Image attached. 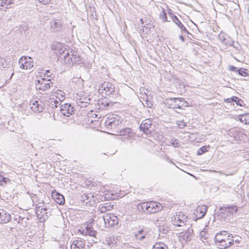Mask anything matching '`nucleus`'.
Segmentation results:
<instances>
[{
    "label": "nucleus",
    "instance_id": "obj_14",
    "mask_svg": "<svg viewBox=\"0 0 249 249\" xmlns=\"http://www.w3.org/2000/svg\"><path fill=\"white\" fill-rule=\"evenodd\" d=\"M52 196L54 200L59 205H63L65 203L64 196L56 190H53L52 193Z\"/></svg>",
    "mask_w": 249,
    "mask_h": 249
},
{
    "label": "nucleus",
    "instance_id": "obj_23",
    "mask_svg": "<svg viewBox=\"0 0 249 249\" xmlns=\"http://www.w3.org/2000/svg\"><path fill=\"white\" fill-rule=\"evenodd\" d=\"M174 21L173 22L178 26V27L180 29L181 32L182 34H184L185 35L186 34L188 35H190L192 36V34L189 32V31L187 30L186 27L182 24L180 20L178 18H174Z\"/></svg>",
    "mask_w": 249,
    "mask_h": 249
},
{
    "label": "nucleus",
    "instance_id": "obj_58",
    "mask_svg": "<svg viewBox=\"0 0 249 249\" xmlns=\"http://www.w3.org/2000/svg\"><path fill=\"white\" fill-rule=\"evenodd\" d=\"M87 196H88L87 195H86V196H85V198H86L88 199V197H87Z\"/></svg>",
    "mask_w": 249,
    "mask_h": 249
},
{
    "label": "nucleus",
    "instance_id": "obj_36",
    "mask_svg": "<svg viewBox=\"0 0 249 249\" xmlns=\"http://www.w3.org/2000/svg\"><path fill=\"white\" fill-rule=\"evenodd\" d=\"M167 11H168V14L169 17L171 18V19H172V20L173 21L175 20H174L175 18H178V17L173 13V11L171 9L168 8Z\"/></svg>",
    "mask_w": 249,
    "mask_h": 249
},
{
    "label": "nucleus",
    "instance_id": "obj_4",
    "mask_svg": "<svg viewBox=\"0 0 249 249\" xmlns=\"http://www.w3.org/2000/svg\"><path fill=\"white\" fill-rule=\"evenodd\" d=\"M122 122L119 117H118V119L113 117H109L105 121V125L108 129H116L122 124Z\"/></svg>",
    "mask_w": 249,
    "mask_h": 249
},
{
    "label": "nucleus",
    "instance_id": "obj_6",
    "mask_svg": "<svg viewBox=\"0 0 249 249\" xmlns=\"http://www.w3.org/2000/svg\"><path fill=\"white\" fill-rule=\"evenodd\" d=\"M103 219L106 227L110 228L118 223V218L113 214H107L103 216Z\"/></svg>",
    "mask_w": 249,
    "mask_h": 249
},
{
    "label": "nucleus",
    "instance_id": "obj_30",
    "mask_svg": "<svg viewBox=\"0 0 249 249\" xmlns=\"http://www.w3.org/2000/svg\"><path fill=\"white\" fill-rule=\"evenodd\" d=\"M159 18L160 20L162 21L163 22L169 21V20H167V15L164 9H163L162 11L160 13L159 15Z\"/></svg>",
    "mask_w": 249,
    "mask_h": 249
},
{
    "label": "nucleus",
    "instance_id": "obj_7",
    "mask_svg": "<svg viewBox=\"0 0 249 249\" xmlns=\"http://www.w3.org/2000/svg\"><path fill=\"white\" fill-rule=\"evenodd\" d=\"M172 221L174 225L181 227L186 224L188 222V217L182 213H179L174 216Z\"/></svg>",
    "mask_w": 249,
    "mask_h": 249
},
{
    "label": "nucleus",
    "instance_id": "obj_60",
    "mask_svg": "<svg viewBox=\"0 0 249 249\" xmlns=\"http://www.w3.org/2000/svg\"><path fill=\"white\" fill-rule=\"evenodd\" d=\"M247 118H249V116H248V115H247Z\"/></svg>",
    "mask_w": 249,
    "mask_h": 249
},
{
    "label": "nucleus",
    "instance_id": "obj_57",
    "mask_svg": "<svg viewBox=\"0 0 249 249\" xmlns=\"http://www.w3.org/2000/svg\"><path fill=\"white\" fill-rule=\"evenodd\" d=\"M94 116H95V117H97V114H95V113H94Z\"/></svg>",
    "mask_w": 249,
    "mask_h": 249
},
{
    "label": "nucleus",
    "instance_id": "obj_21",
    "mask_svg": "<svg viewBox=\"0 0 249 249\" xmlns=\"http://www.w3.org/2000/svg\"><path fill=\"white\" fill-rule=\"evenodd\" d=\"M11 220L10 214L3 210H0V223H7Z\"/></svg>",
    "mask_w": 249,
    "mask_h": 249
},
{
    "label": "nucleus",
    "instance_id": "obj_55",
    "mask_svg": "<svg viewBox=\"0 0 249 249\" xmlns=\"http://www.w3.org/2000/svg\"><path fill=\"white\" fill-rule=\"evenodd\" d=\"M141 22H142V24H143V20H142V19H141Z\"/></svg>",
    "mask_w": 249,
    "mask_h": 249
},
{
    "label": "nucleus",
    "instance_id": "obj_44",
    "mask_svg": "<svg viewBox=\"0 0 249 249\" xmlns=\"http://www.w3.org/2000/svg\"><path fill=\"white\" fill-rule=\"evenodd\" d=\"M229 70L231 71H238L237 68L234 66H229Z\"/></svg>",
    "mask_w": 249,
    "mask_h": 249
},
{
    "label": "nucleus",
    "instance_id": "obj_11",
    "mask_svg": "<svg viewBox=\"0 0 249 249\" xmlns=\"http://www.w3.org/2000/svg\"><path fill=\"white\" fill-rule=\"evenodd\" d=\"M31 106V109L35 112H42L45 109V104L41 100H36Z\"/></svg>",
    "mask_w": 249,
    "mask_h": 249
},
{
    "label": "nucleus",
    "instance_id": "obj_27",
    "mask_svg": "<svg viewBox=\"0 0 249 249\" xmlns=\"http://www.w3.org/2000/svg\"><path fill=\"white\" fill-rule=\"evenodd\" d=\"M225 102L227 103L235 102L237 105L242 107L243 106L244 101L240 98L236 96H232L231 98L225 99Z\"/></svg>",
    "mask_w": 249,
    "mask_h": 249
},
{
    "label": "nucleus",
    "instance_id": "obj_42",
    "mask_svg": "<svg viewBox=\"0 0 249 249\" xmlns=\"http://www.w3.org/2000/svg\"><path fill=\"white\" fill-rule=\"evenodd\" d=\"M233 238H235V239H233V243L235 242L237 244L239 243L242 239L241 237L238 236L233 237Z\"/></svg>",
    "mask_w": 249,
    "mask_h": 249
},
{
    "label": "nucleus",
    "instance_id": "obj_26",
    "mask_svg": "<svg viewBox=\"0 0 249 249\" xmlns=\"http://www.w3.org/2000/svg\"><path fill=\"white\" fill-rule=\"evenodd\" d=\"M119 135L122 136H127L128 137H132L134 135L133 130L130 127H126L121 129L119 131Z\"/></svg>",
    "mask_w": 249,
    "mask_h": 249
},
{
    "label": "nucleus",
    "instance_id": "obj_5",
    "mask_svg": "<svg viewBox=\"0 0 249 249\" xmlns=\"http://www.w3.org/2000/svg\"><path fill=\"white\" fill-rule=\"evenodd\" d=\"M36 89L39 90L46 91L50 89L51 84H53L50 79L37 80L36 82Z\"/></svg>",
    "mask_w": 249,
    "mask_h": 249
},
{
    "label": "nucleus",
    "instance_id": "obj_8",
    "mask_svg": "<svg viewBox=\"0 0 249 249\" xmlns=\"http://www.w3.org/2000/svg\"><path fill=\"white\" fill-rule=\"evenodd\" d=\"M221 213L222 214V217L227 215L230 216L235 213L238 210L237 207L235 205H228L220 207Z\"/></svg>",
    "mask_w": 249,
    "mask_h": 249
},
{
    "label": "nucleus",
    "instance_id": "obj_54",
    "mask_svg": "<svg viewBox=\"0 0 249 249\" xmlns=\"http://www.w3.org/2000/svg\"><path fill=\"white\" fill-rule=\"evenodd\" d=\"M230 234V233H228L226 236H228V234ZM221 235L222 236V237H221V238H224V237H225V235H224V234H221Z\"/></svg>",
    "mask_w": 249,
    "mask_h": 249
},
{
    "label": "nucleus",
    "instance_id": "obj_16",
    "mask_svg": "<svg viewBox=\"0 0 249 249\" xmlns=\"http://www.w3.org/2000/svg\"><path fill=\"white\" fill-rule=\"evenodd\" d=\"M80 57L78 55L72 53L71 55L69 54L65 59V63L70 65H73L74 63L79 62Z\"/></svg>",
    "mask_w": 249,
    "mask_h": 249
},
{
    "label": "nucleus",
    "instance_id": "obj_39",
    "mask_svg": "<svg viewBox=\"0 0 249 249\" xmlns=\"http://www.w3.org/2000/svg\"><path fill=\"white\" fill-rule=\"evenodd\" d=\"M39 215H41V216L39 217L40 219H43V220H45L46 219L48 218V213L47 212H44L42 211V213H40Z\"/></svg>",
    "mask_w": 249,
    "mask_h": 249
},
{
    "label": "nucleus",
    "instance_id": "obj_34",
    "mask_svg": "<svg viewBox=\"0 0 249 249\" xmlns=\"http://www.w3.org/2000/svg\"><path fill=\"white\" fill-rule=\"evenodd\" d=\"M143 105L147 107L151 108L153 105V102L148 98V97H146V99L144 101V103H143Z\"/></svg>",
    "mask_w": 249,
    "mask_h": 249
},
{
    "label": "nucleus",
    "instance_id": "obj_38",
    "mask_svg": "<svg viewBox=\"0 0 249 249\" xmlns=\"http://www.w3.org/2000/svg\"><path fill=\"white\" fill-rule=\"evenodd\" d=\"M171 144L175 147H180V143L177 139H172L171 141Z\"/></svg>",
    "mask_w": 249,
    "mask_h": 249
},
{
    "label": "nucleus",
    "instance_id": "obj_9",
    "mask_svg": "<svg viewBox=\"0 0 249 249\" xmlns=\"http://www.w3.org/2000/svg\"><path fill=\"white\" fill-rule=\"evenodd\" d=\"M19 64L22 69H30L34 66V62L30 57L22 56L19 60Z\"/></svg>",
    "mask_w": 249,
    "mask_h": 249
},
{
    "label": "nucleus",
    "instance_id": "obj_22",
    "mask_svg": "<svg viewBox=\"0 0 249 249\" xmlns=\"http://www.w3.org/2000/svg\"><path fill=\"white\" fill-rule=\"evenodd\" d=\"M194 231L192 229L188 228L185 231L180 233V237L185 242L190 240V237L193 234Z\"/></svg>",
    "mask_w": 249,
    "mask_h": 249
},
{
    "label": "nucleus",
    "instance_id": "obj_59",
    "mask_svg": "<svg viewBox=\"0 0 249 249\" xmlns=\"http://www.w3.org/2000/svg\"><path fill=\"white\" fill-rule=\"evenodd\" d=\"M109 105V104L108 103H107V104L106 105V106H108Z\"/></svg>",
    "mask_w": 249,
    "mask_h": 249
},
{
    "label": "nucleus",
    "instance_id": "obj_48",
    "mask_svg": "<svg viewBox=\"0 0 249 249\" xmlns=\"http://www.w3.org/2000/svg\"><path fill=\"white\" fill-rule=\"evenodd\" d=\"M42 4H47L50 2L51 0H38Z\"/></svg>",
    "mask_w": 249,
    "mask_h": 249
},
{
    "label": "nucleus",
    "instance_id": "obj_10",
    "mask_svg": "<svg viewBox=\"0 0 249 249\" xmlns=\"http://www.w3.org/2000/svg\"><path fill=\"white\" fill-rule=\"evenodd\" d=\"M152 125V121L150 119H147L143 120L140 125V129L142 131L143 133L146 134L151 133V130L150 128Z\"/></svg>",
    "mask_w": 249,
    "mask_h": 249
},
{
    "label": "nucleus",
    "instance_id": "obj_45",
    "mask_svg": "<svg viewBox=\"0 0 249 249\" xmlns=\"http://www.w3.org/2000/svg\"><path fill=\"white\" fill-rule=\"evenodd\" d=\"M50 100H51V99H50ZM52 101L53 102V103H52V102H51V107H52L53 108V107H57V104L58 103V101H56V100L54 101V100H53V99L52 100Z\"/></svg>",
    "mask_w": 249,
    "mask_h": 249
},
{
    "label": "nucleus",
    "instance_id": "obj_41",
    "mask_svg": "<svg viewBox=\"0 0 249 249\" xmlns=\"http://www.w3.org/2000/svg\"><path fill=\"white\" fill-rule=\"evenodd\" d=\"M3 182L5 183H7L10 182V179L0 175V182Z\"/></svg>",
    "mask_w": 249,
    "mask_h": 249
},
{
    "label": "nucleus",
    "instance_id": "obj_17",
    "mask_svg": "<svg viewBox=\"0 0 249 249\" xmlns=\"http://www.w3.org/2000/svg\"><path fill=\"white\" fill-rule=\"evenodd\" d=\"M207 211V207L206 205L198 206L196 208V218L199 219L202 218L206 214Z\"/></svg>",
    "mask_w": 249,
    "mask_h": 249
},
{
    "label": "nucleus",
    "instance_id": "obj_32",
    "mask_svg": "<svg viewBox=\"0 0 249 249\" xmlns=\"http://www.w3.org/2000/svg\"><path fill=\"white\" fill-rule=\"evenodd\" d=\"M48 208L46 207L43 208L41 206H36V213L37 215V216L39 217V213H42V211L46 212L48 211Z\"/></svg>",
    "mask_w": 249,
    "mask_h": 249
},
{
    "label": "nucleus",
    "instance_id": "obj_52",
    "mask_svg": "<svg viewBox=\"0 0 249 249\" xmlns=\"http://www.w3.org/2000/svg\"><path fill=\"white\" fill-rule=\"evenodd\" d=\"M60 248H60V249H67V247H66V246H65V245H64V246H63V245L61 246L60 247Z\"/></svg>",
    "mask_w": 249,
    "mask_h": 249
},
{
    "label": "nucleus",
    "instance_id": "obj_53",
    "mask_svg": "<svg viewBox=\"0 0 249 249\" xmlns=\"http://www.w3.org/2000/svg\"><path fill=\"white\" fill-rule=\"evenodd\" d=\"M143 27L145 28V29H144V28L143 29V32H144V29H145V30H146L145 32H146V33H147V27H146L145 25H143Z\"/></svg>",
    "mask_w": 249,
    "mask_h": 249
},
{
    "label": "nucleus",
    "instance_id": "obj_15",
    "mask_svg": "<svg viewBox=\"0 0 249 249\" xmlns=\"http://www.w3.org/2000/svg\"><path fill=\"white\" fill-rule=\"evenodd\" d=\"M149 213H155L160 211L162 209L161 204L159 202L155 201L149 202Z\"/></svg>",
    "mask_w": 249,
    "mask_h": 249
},
{
    "label": "nucleus",
    "instance_id": "obj_2",
    "mask_svg": "<svg viewBox=\"0 0 249 249\" xmlns=\"http://www.w3.org/2000/svg\"><path fill=\"white\" fill-rule=\"evenodd\" d=\"M221 234L227 235L228 232L227 231H222L217 233L214 238L215 242L221 247V249H227L233 244V236L230 234L228 236H225L224 238H222Z\"/></svg>",
    "mask_w": 249,
    "mask_h": 249
},
{
    "label": "nucleus",
    "instance_id": "obj_47",
    "mask_svg": "<svg viewBox=\"0 0 249 249\" xmlns=\"http://www.w3.org/2000/svg\"><path fill=\"white\" fill-rule=\"evenodd\" d=\"M148 231H146L144 229L140 230L138 231V233L139 234H145Z\"/></svg>",
    "mask_w": 249,
    "mask_h": 249
},
{
    "label": "nucleus",
    "instance_id": "obj_29",
    "mask_svg": "<svg viewBox=\"0 0 249 249\" xmlns=\"http://www.w3.org/2000/svg\"><path fill=\"white\" fill-rule=\"evenodd\" d=\"M152 249H168L167 246L163 242H156L153 246Z\"/></svg>",
    "mask_w": 249,
    "mask_h": 249
},
{
    "label": "nucleus",
    "instance_id": "obj_56",
    "mask_svg": "<svg viewBox=\"0 0 249 249\" xmlns=\"http://www.w3.org/2000/svg\"><path fill=\"white\" fill-rule=\"evenodd\" d=\"M94 116H95V117H97V114H95V113H94Z\"/></svg>",
    "mask_w": 249,
    "mask_h": 249
},
{
    "label": "nucleus",
    "instance_id": "obj_1",
    "mask_svg": "<svg viewBox=\"0 0 249 249\" xmlns=\"http://www.w3.org/2000/svg\"><path fill=\"white\" fill-rule=\"evenodd\" d=\"M98 92L102 96L116 99L118 96V93L115 90V85L109 82H104L99 85Z\"/></svg>",
    "mask_w": 249,
    "mask_h": 249
},
{
    "label": "nucleus",
    "instance_id": "obj_43",
    "mask_svg": "<svg viewBox=\"0 0 249 249\" xmlns=\"http://www.w3.org/2000/svg\"><path fill=\"white\" fill-rule=\"evenodd\" d=\"M186 123L183 121L180 122L178 123V127L180 128H183L185 126H186Z\"/></svg>",
    "mask_w": 249,
    "mask_h": 249
},
{
    "label": "nucleus",
    "instance_id": "obj_3",
    "mask_svg": "<svg viewBox=\"0 0 249 249\" xmlns=\"http://www.w3.org/2000/svg\"><path fill=\"white\" fill-rule=\"evenodd\" d=\"M165 104L169 108L183 109L188 106V103L179 98H169L166 100Z\"/></svg>",
    "mask_w": 249,
    "mask_h": 249
},
{
    "label": "nucleus",
    "instance_id": "obj_13",
    "mask_svg": "<svg viewBox=\"0 0 249 249\" xmlns=\"http://www.w3.org/2000/svg\"><path fill=\"white\" fill-rule=\"evenodd\" d=\"M57 49V54H60L61 57H63L65 59L67 56L69 54V50L67 49L65 46L60 43L57 42L56 44Z\"/></svg>",
    "mask_w": 249,
    "mask_h": 249
},
{
    "label": "nucleus",
    "instance_id": "obj_33",
    "mask_svg": "<svg viewBox=\"0 0 249 249\" xmlns=\"http://www.w3.org/2000/svg\"><path fill=\"white\" fill-rule=\"evenodd\" d=\"M14 0H0V5L1 6H7L13 3Z\"/></svg>",
    "mask_w": 249,
    "mask_h": 249
},
{
    "label": "nucleus",
    "instance_id": "obj_35",
    "mask_svg": "<svg viewBox=\"0 0 249 249\" xmlns=\"http://www.w3.org/2000/svg\"><path fill=\"white\" fill-rule=\"evenodd\" d=\"M239 74L242 76H247L249 73L248 72V70L247 69H244V68H240L237 71Z\"/></svg>",
    "mask_w": 249,
    "mask_h": 249
},
{
    "label": "nucleus",
    "instance_id": "obj_50",
    "mask_svg": "<svg viewBox=\"0 0 249 249\" xmlns=\"http://www.w3.org/2000/svg\"><path fill=\"white\" fill-rule=\"evenodd\" d=\"M50 70H47L45 72V75H46L47 77L51 76V75L50 74Z\"/></svg>",
    "mask_w": 249,
    "mask_h": 249
},
{
    "label": "nucleus",
    "instance_id": "obj_31",
    "mask_svg": "<svg viewBox=\"0 0 249 249\" xmlns=\"http://www.w3.org/2000/svg\"><path fill=\"white\" fill-rule=\"evenodd\" d=\"M210 148L209 145H205L201 147V148H199L197 152V155H201L203 154H204L206 151H208V149Z\"/></svg>",
    "mask_w": 249,
    "mask_h": 249
},
{
    "label": "nucleus",
    "instance_id": "obj_18",
    "mask_svg": "<svg viewBox=\"0 0 249 249\" xmlns=\"http://www.w3.org/2000/svg\"><path fill=\"white\" fill-rule=\"evenodd\" d=\"M90 99L87 96H82L79 99H77L76 103L81 107H86L90 103Z\"/></svg>",
    "mask_w": 249,
    "mask_h": 249
},
{
    "label": "nucleus",
    "instance_id": "obj_37",
    "mask_svg": "<svg viewBox=\"0 0 249 249\" xmlns=\"http://www.w3.org/2000/svg\"><path fill=\"white\" fill-rule=\"evenodd\" d=\"M159 231L163 234H166L168 231V229L167 227L160 226Z\"/></svg>",
    "mask_w": 249,
    "mask_h": 249
},
{
    "label": "nucleus",
    "instance_id": "obj_24",
    "mask_svg": "<svg viewBox=\"0 0 249 249\" xmlns=\"http://www.w3.org/2000/svg\"><path fill=\"white\" fill-rule=\"evenodd\" d=\"M61 27L60 22L58 20L53 19L50 21V30L52 32L58 31Z\"/></svg>",
    "mask_w": 249,
    "mask_h": 249
},
{
    "label": "nucleus",
    "instance_id": "obj_51",
    "mask_svg": "<svg viewBox=\"0 0 249 249\" xmlns=\"http://www.w3.org/2000/svg\"><path fill=\"white\" fill-rule=\"evenodd\" d=\"M145 238V234H143L142 235V236H141L139 238V240L142 241V240H143L144 238Z\"/></svg>",
    "mask_w": 249,
    "mask_h": 249
},
{
    "label": "nucleus",
    "instance_id": "obj_28",
    "mask_svg": "<svg viewBox=\"0 0 249 249\" xmlns=\"http://www.w3.org/2000/svg\"><path fill=\"white\" fill-rule=\"evenodd\" d=\"M84 232L85 233L86 235H89L93 237H95L97 234V232L94 231L92 228L88 226L86 227L85 231Z\"/></svg>",
    "mask_w": 249,
    "mask_h": 249
},
{
    "label": "nucleus",
    "instance_id": "obj_49",
    "mask_svg": "<svg viewBox=\"0 0 249 249\" xmlns=\"http://www.w3.org/2000/svg\"><path fill=\"white\" fill-rule=\"evenodd\" d=\"M183 35H184V34L180 35L179 36V38L182 41V42H184L185 41V39H184V36H183Z\"/></svg>",
    "mask_w": 249,
    "mask_h": 249
},
{
    "label": "nucleus",
    "instance_id": "obj_25",
    "mask_svg": "<svg viewBox=\"0 0 249 249\" xmlns=\"http://www.w3.org/2000/svg\"><path fill=\"white\" fill-rule=\"evenodd\" d=\"M149 202H143L140 203L137 205V209L140 212H145L149 213Z\"/></svg>",
    "mask_w": 249,
    "mask_h": 249
},
{
    "label": "nucleus",
    "instance_id": "obj_40",
    "mask_svg": "<svg viewBox=\"0 0 249 249\" xmlns=\"http://www.w3.org/2000/svg\"><path fill=\"white\" fill-rule=\"evenodd\" d=\"M110 207L109 206H103L100 208V212L102 213H105L107 211H109Z\"/></svg>",
    "mask_w": 249,
    "mask_h": 249
},
{
    "label": "nucleus",
    "instance_id": "obj_19",
    "mask_svg": "<svg viewBox=\"0 0 249 249\" xmlns=\"http://www.w3.org/2000/svg\"><path fill=\"white\" fill-rule=\"evenodd\" d=\"M85 242L83 240L77 239L73 241L71 249H84Z\"/></svg>",
    "mask_w": 249,
    "mask_h": 249
},
{
    "label": "nucleus",
    "instance_id": "obj_46",
    "mask_svg": "<svg viewBox=\"0 0 249 249\" xmlns=\"http://www.w3.org/2000/svg\"><path fill=\"white\" fill-rule=\"evenodd\" d=\"M240 120L242 122H245V124L247 123V121L248 120V119L247 117H244V115H242L241 118L240 119Z\"/></svg>",
    "mask_w": 249,
    "mask_h": 249
},
{
    "label": "nucleus",
    "instance_id": "obj_61",
    "mask_svg": "<svg viewBox=\"0 0 249 249\" xmlns=\"http://www.w3.org/2000/svg\"><path fill=\"white\" fill-rule=\"evenodd\" d=\"M92 241H93V242L94 243H96V242H97L96 241H94L93 240H92Z\"/></svg>",
    "mask_w": 249,
    "mask_h": 249
},
{
    "label": "nucleus",
    "instance_id": "obj_12",
    "mask_svg": "<svg viewBox=\"0 0 249 249\" xmlns=\"http://www.w3.org/2000/svg\"><path fill=\"white\" fill-rule=\"evenodd\" d=\"M74 107L69 104H64L62 105L60 107V111L62 114L66 116H69L74 112Z\"/></svg>",
    "mask_w": 249,
    "mask_h": 249
},
{
    "label": "nucleus",
    "instance_id": "obj_20",
    "mask_svg": "<svg viewBox=\"0 0 249 249\" xmlns=\"http://www.w3.org/2000/svg\"><path fill=\"white\" fill-rule=\"evenodd\" d=\"M218 37L221 42L226 45L231 46H232L234 43V41L227 35L220 34Z\"/></svg>",
    "mask_w": 249,
    "mask_h": 249
}]
</instances>
